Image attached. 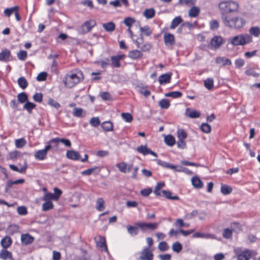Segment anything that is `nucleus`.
<instances>
[{
  "label": "nucleus",
  "mask_w": 260,
  "mask_h": 260,
  "mask_svg": "<svg viewBox=\"0 0 260 260\" xmlns=\"http://www.w3.org/2000/svg\"><path fill=\"white\" fill-rule=\"evenodd\" d=\"M221 20L225 26L234 29H239L246 24L245 19L239 16L231 17L226 14H222Z\"/></svg>",
  "instance_id": "1"
},
{
  "label": "nucleus",
  "mask_w": 260,
  "mask_h": 260,
  "mask_svg": "<svg viewBox=\"0 0 260 260\" xmlns=\"http://www.w3.org/2000/svg\"><path fill=\"white\" fill-rule=\"evenodd\" d=\"M82 72L76 69L68 73L63 80L64 85L68 88H72L83 80Z\"/></svg>",
  "instance_id": "2"
},
{
  "label": "nucleus",
  "mask_w": 260,
  "mask_h": 260,
  "mask_svg": "<svg viewBox=\"0 0 260 260\" xmlns=\"http://www.w3.org/2000/svg\"><path fill=\"white\" fill-rule=\"evenodd\" d=\"M218 8L222 14L236 12L239 9L238 3L233 1L221 2L218 5Z\"/></svg>",
  "instance_id": "3"
},
{
  "label": "nucleus",
  "mask_w": 260,
  "mask_h": 260,
  "mask_svg": "<svg viewBox=\"0 0 260 260\" xmlns=\"http://www.w3.org/2000/svg\"><path fill=\"white\" fill-rule=\"evenodd\" d=\"M252 41V38L248 34H240L235 36L229 40V43L233 46H244Z\"/></svg>",
  "instance_id": "4"
},
{
  "label": "nucleus",
  "mask_w": 260,
  "mask_h": 260,
  "mask_svg": "<svg viewBox=\"0 0 260 260\" xmlns=\"http://www.w3.org/2000/svg\"><path fill=\"white\" fill-rule=\"evenodd\" d=\"M47 144L44 149L38 150L35 152L34 156L37 160H42L46 159L48 151L54 147V146L50 144L49 141L48 142Z\"/></svg>",
  "instance_id": "5"
},
{
  "label": "nucleus",
  "mask_w": 260,
  "mask_h": 260,
  "mask_svg": "<svg viewBox=\"0 0 260 260\" xmlns=\"http://www.w3.org/2000/svg\"><path fill=\"white\" fill-rule=\"evenodd\" d=\"M49 141L50 144L52 145V146H54V147L53 148L54 150L58 149V145L59 143H61L67 147H70L71 146V141L67 139L56 138L52 139Z\"/></svg>",
  "instance_id": "6"
},
{
  "label": "nucleus",
  "mask_w": 260,
  "mask_h": 260,
  "mask_svg": "<svg viewBox=\"0 0 260 260\" xmlns=\"http://www.w3.org/2000/svg\"><path fill=\"white\" fill-rule=\"evenodd\" d=\"M35 238L31 236L30 234H22L21 235V243L23 245H28L34 242Z\"/></svg>",
  "instance_id": "7"
},
{
  "label": "nucleus",
  "mask_w": 260,
  "mask_h": 260,
  "mask_svg": "<svg viewBox=\"0 0 260 260\" xmlns=\"http://www.w3.org/2000/svg\"><path fill=\"white\" fill-rule=\"evenodd\" d=\"M140 259L141 260H152L153 254L150 251L149 247H145L143 249Z\"/></svg>",
  "instance_id": "8"
},
{
  "label": "nucleus",
  "mask_w": 260,
  "mask_h": 260,
  "mask_svg": "<svg viewBox=\"0 0 260 260\" xmlns=\"http://www.w3.org/2000/svg\"><path fill=\"white\" fill-rule=\"evenodd\" d=\"M165 44L167 46H172L175 44L174 36L170 33H165L164 36Z\"/></svg>",
  "instance_id": "9"
},
{
  "label": "nucleus",
  "mask_w": 260,
  "mask_h": 260,
  "mask_svg": "<svg viewBox=\"0 0 260 260\" xmlns=\"http://www.w3.org/2000/svg\"><path fill=\"white\" fill-rule=\"evenodd\" d=\"M124 57V55H118L112 56L111 57L112 66L114 68H119L120 67V61Z\"/></svg>",
  "instance_id": "10"
},
{
  "label": "nucleus",
  "mask_w": 260,
  "mask_h": 260,
  "mask_svg": "<svg viewBox=\"0 0 260 260\" xmlns=\"http://www.w3.org/2000/svg\"><path fill=\"white\" fill-rule=\"evenodd\" d=\"M172 73H167L161 75L159 77L158 81L160 84H165L171 82Z\"/></svg>",
  "instance_id": "11"
},
{
  "label": "nucleus",
  "mask_w": 260,
  "mask_h": 260,
  "mask_svg": "<svg viewBox=\"0 0 260 260\" xmlns=\"http://www.w3.org/2000/svg\"><path fill=\"white\" fill-rule=\"evenodd\" d=\"M223 39L220 36H215L211 41V45L214 48H218L222 44Z\"/></svg>",
  "instance_id": "12"
},
{
  "label": "nucleus",
  "mask_w": 260,
  "mask_h": 260,
  "mask_svg": "<svg viewBox=\"0 0 260 260\" xmlns=\"http://www.w3.org/2000/svg\"><path fill=\"white\" fill-rule=\"evenodd\" d=\"M0 258L3 260H14L11 252L7 250V249H3L0 251Z\"/></svg>",
  "instance_id": "13"
},
{
  "label": "nucleus",
  "mask_w": 260,
  "mask_h": 260,
  "mask_svg": "<svg viewBox=\"0 0 260 260\" xmlns=\"http://www.w3.org/2000/svg\"><path fill=\"white\" fill-rule=\"evenodd\" d=\"M116 167L118 168L119 170L123 173L127 172H129L132 169V165H127L124 162H121L116 164Z\"/></svg>",
  "instance_id": "14"
},
{
  "label": "nucleus",
  "mask_w": 260,
  "mask_h": 260,
  "mask_svg": "<svg viewBox=\"0 0 260 260\" xmlns=\"http://www.w3.org/2000/svg\"><path fill=\"white\" fill-rule=\"evenodd\" d=\"M94 240L98 246L101 248H104L106 251H108V249L106 245V240L105 237L99 236L95 237Z\"/></svg>",
  "instance_id": "15"
},
{
  "label": "nucleus",
  "mask_w": 260,
  "mask_h": 260,
  "mask_svg": "<svg viewBox=\"0 0 260 260\" xmlns=\"http://www.w3.org/2000/svg\"><path fill=\"white\" fill-rule=\"evenodd\" d=\"M66 156L68 158L72 160H78L80 157V154L74 150H67Z\"/></svg>",
  "instance_id": "16"
},
{
  "label": "nucleus",
  "mask_w": 260,
  "mask_h": 260,
  "mask_svg": "<svg viewBox=\"0 0 260 260\" xmlns=\"http://www.w3.org/2000/svg\"><path fill=\"white\" fill-rule=\"evenodd\" d=\"M11 55V52L9 50L5 49L0 53V61L8 62Z\"/></svg>",
  "instance_id": "17"
},
{
  "label": "nucleus",
  "mask_w": 260,
  "mask_h": 260,
  "mask_svg": "<svg viewBox=\"0 0 260 260\" xmlns=\"http://www.w3.org/2000/svg\"><path fill=\"white\" fill-rule=\"evenodd\" d=\"M95 24L96 22L94 20H90L87 21L84 23L82 26L83 30L85 32H88L95 25Z\"/></svg>",
  "instance_id": "18"
},
{
  "label": "nucleus",
  "mask_w": 260,
  "mask_h": 260,
  "mask_svg": "<svg viewBox=\"0 0 260 260\" xmlns=\"http://www.w3.org/2000/svg\"><path fill=\"white\" fill-rule=\"evenodd\" d=\"M238 260H249L250 256L251 253L250 251L246 250L241 253L237 254Z\"/></svg>",
  "instance_id": "19"
},
{
  "label": "nucleus",
  "mask_w": 260,
  "mask_h": 260,
  "mask_svg": "<svg viewBox=\"0 0 260 260\" xmlns=\"http://www.w3.org/2000/svg\"><path fill=\"white\" fill-rule=\"evenodd\" d=\"M12 240L9 236H5L1 241V244L3 249H7L12 245Z\"/></svg>",
  "instance_id": "20"
},
{
  "label": "nucleus",
  "mask_w": 260,
  "mask_h": 260,
  "mask_svg": "<svg viewBox=\"0 0 260 260\" xmlns=\"http://www.w3.org/2000/svg\"><path fill=\"white\" fill-rule=\"evenodd\" d=\"M215 62L216 63L222 66L231 65L232 63L231 60L225 57H216Z\"/></svg>",
  "instance_id": "21"
},
{
  "label": "nucleus",
  "mask_w": 260,
  "mask_h": 260,
  "mask_svg": "<svg viewBox=\"0 0 260 260\" xmlns=\"http://www.w3.org/2000/svg\"><path fill=\"white\" fill-rule=\"evenodd\" d=\"M191 183L194 187L197 189L201 188L203 186V182L197 176L192 178Z\"/></svg>",
  "instance_id": "22"
},
{
  "label": "nucleus",
  "mask_w": 260,
  "mask_h": 260,
  "mask_svg": "<svg viewBox=\"0 0 260 260\" xmlns=\"http://www.w3.org/2000/svg\"><path fill=\"white\" fill-rule=\"evenodd\" d=\"M185 114L191 118H198L200 116V113L196 110L190 111V109H186Z\"/></svg>",
  "instance_id": "23"
},
{
  "label": "nucleus",
  "mask_w": 260,
  "mask_h": 260,
  "mask_svg": "<svg viewBox=\"0 0 260 260\" xmlns=\"http://www.w3.org/2000/svg\"><path fill=\"white\" fill-rule=\"evenodd\" d=\"M139 227L136 226H132L131 225H126V229L128 233L131 236H135L138 235L139 232Z\"/></svg>",
  "instance_id": "24"
},
{
  "label": "nucleus",
  "mask_w": 260,
  "mask_h": 260,
  "mask_svg": "<svg viewBox=\"0 0 260 260\" xmlns=\"http://www.w3.org/2000/svg\"><path fill=\"white\" fill-rule=\"evenodd\" d=\"M24 181L25 180L23 179H20L16 181L9 180L6 183L5 188L6 191H8V189L11 188L13 185L22 184Z\"/></svg>",
  "instance_id": "25"
},
{
  "label": "nucleus",
  "mask_w": 260,
  "mask_h": 260,
  "mask_svg": "<svg viewBox=\"0 0 260 260\" xmlns=\"http://www.w3.org/2000/svg\"><path fill=\"white\" fill-rule=\"evenodd\" d=\"M155 11L153 8L146 9L143 12V16L147 19H151L155 16Z\"/></svg>",
  "instance_id": "26"
},
{
  "label": "nucleus",
  "mask_w": 260,
  "mask_h": 260,
  "mask_svg": "<svg viewBox=\"0 0 260 260\" xmlns=\"http://www.w3.org/2000/svg\"><path fill=\"white\" fill-rule=\"evenodd\" d=\"M73 114L77 117H83L85 116L86 112L81 108H75L73 110Z\"/></svg>",
  "instance_id": "27"
},
{
  "label": "nucleus",
  "mask_w": 260,
  "mask_h": 260,
  "mask_svg": "<svg viewBox=\"0 0 260 260\" xmlns=\"http://www.w3.org/2000/svg\"><path fill=\"white\" fill-rule=\"evenodd\" d=\"M128 57L132 59H136L142 56V53L141 51L138 50H134L129 52Z\"/></svg>",
  "instance_id": "28"
},
{
  "label": "nucleus",
  "mask_w": 260,
  "mask_h": 260,
  "mask_svg": "<svg viewBox=\"0 0 260 260\" xmlns=\"http://www.w3.org/2000/svg\"><path fill=\"white\" fill-rule=\"evenodd\" d=\"M101 126L104 131L106 132L112 131L113 130V123L110 121L103 122L101 124Z\"/></svg>",
  "instance_id": "29"
},
{
  "label": "nucleus",
  "mask_w": 260,
  "mask_h": 260,
  "mask_svg": "<svg viewBox=\"0 0 260 260\" xmlns=\"http://www.w3.org/2000/svg\"><path fill=\"white\" fill-rule=\"evenodd\" d=\"M200 9L196 6L192 7L188 12V15L190 17H196L199 15L200 13Z\"/></svg>",
  "instance_id": "30"
},
{
  "label": "nucleus",
  "mask_w": 260,
  "mask_h": 260,
  "mask_svg": "<svg viewBox=\"0 0 260 260\" xmlns=\"http://www.w3.org/2000/svg\"><path fill=\"white\" fill-rule=\"evenodd\" d=\"M103 27L107 31L111 32L114 30L115 25L113 22H109L103 24Z\"/></svg>",
  "instance_id": "31"
},
{
  "label": "nucleus",
  "mask_w": 260,
  "mask_h": 260,
  "mask_svg": "<svg viewBox=\"0 0 260 260\" xmlns=\"http://www.w3.org/2000/svg\"><path fill=\"white\" fill-rule=\"evenodd\" d=\"M105 208V201L102 198H98L96 202V209L98 211H101L103 210Z\"/></svg>",
  "instance_id": "32"
},
{
  "label": "nucleus",
  "mask_w": 260,
  "mask_h": 260,
  "mask_svg": "<svg viewBox=\"0 0 260 260\" xmlns=\"http://www.w3.org/2000/svg\"><path fill=\"white\" fill-rule=\"evenodd\" d=\"M183 21V20L181 16L176 17L171 22L170 25L171 29H174L176 28L180 23Z\"/></svg>",
  "instance_id": "33"
},
{
  "label": "nucleus",
  "mask_w": 260,
  "mask_h": 260,
  "mask_svg": "<svg viewBox=\"0 0 260 260\" xmlns=\"http://www.w3.org/2000/svg\"><path fill=\"white\" fill-rule=\"evenodd\" d=\"M58 199L54 193L48 192L45 194L43 198V201H51V200L57 201Z\"/></svg>",
  "instance_id": "34"
},
{
  "label": "nucleus",
  "mask_w": 260,
  "mask_h": 260,
  "mask_svg": "<svg viewBox=\"0 0 260 260\" xmlns=\"http://www.w3.org/2000/svg\"><path fill=\"white\" fill-rule=\"evenodd\" d=\"M164 196L166 198L172 200H178L179 198L177 196H172V193L169 190H163L161 191Z\"/></svg>",
  "instance_id": "35"
},
{
  "label": "nucleus",
  "mask_w": 260,
  "mask_h": 260,
  "mask_svg": "<svg viewBox=\"0 0 260 260\" xmlns=\"http://www.w3.org/2000/svg\"><path fill=\"white\" fill-rule=\"evenodd\" d=\"M9 167L11 170L21 173H23L25 172L27 168V164L26 162H25L24 166L20 169H19L16 166H15L14 165H10Z\"/></svg>",
  "instance_id": "36"
},
{
  "label": "nucleus",
  "mask_w": 260,
  "mask_h": 260,
  "mask_svg": "<svg viewBox=\"0 0 260 260\" xmlns=\"http://www.w3.org/2000/svg\"><path fill=\"white\" fill-rule=\"evenodd\" d=\"M45 202L42 205V210L47 211L53 208V204L51 201H44Z\"/></svg>",
  "instance_id": "37"
},
{
  "label": "nucleus",
  "mask_w": 260,
  "mask_h": 260,
  "mask_svg": "<svg viewBox=\"0 0 260 260\" xmlns=\"http://www.w3.org/2000/svg\"><path fill=\"white\" fill-rule=\"evenodd\" d=\"M17 82L19 87L23 89H25L28 86V82L26 79L23 77L18 78Z\"/></svg>",
  "instance_id": "38"
},
{
  "label": "nucleus",
  "mask_w": 260,
  "mask_h": 260,
  "mask_svg": "<svg viewBox=\"0 0 260 260\" xmlns=\"http://www.w3.org/2000/svg\"><path fill=\"white\" fill-rule=\"evenodd\" d=\"M165 142L167 145L172 146L175 143V139L172 135H168L165 138Z\"/></svg>",
  "instance_id": "39"
},
{
  "label": "nucleus",
  "mask_w": 260,
  "mask_h": 260,
  "mask_svg": "<svg viewBox=\"0 0 260 260\" xmlns=\"http://www.w3.org/2000/svg\"><path fill=\"white\" fill-rule=\"evenodd\" d=\"M232 188L225 184H222L220 188L221 193L224 195L229 194L232 191Z\"/></svg>",
  "instance_id": "40"
},
{
  "label": "nucleus",
  "mask_w": 260,
  "mask_h": 260,
  "mask_svg": "<svg viewBox=\"0 0 260 260\" xmlns=\"http://www.w3.org/2000/svg\"><path fill=\"white\" fill-rule=\"evenodd\" d=\"M214 85V80L212 78H208L204 81V86L208 90L213 88Z\"/></svg>",
  "instance_id": "41"
},
{
  "label": "nucleus",
  "mask_w": 260,
  "mask_h": 260,
  "mask_svg": "<svg viewBox=\"0 0 260 260\" xmlns=\"http://www.w3.org/2000/svg\"><path fill=\"white\" fill-rule=\"evenodd\" d=\"M249 31L250 35L255 37H258L260 35V28L258 26L251 27Z\"/></svg>",
  "instance_id": "42"
},
{
  "label": "nucleus",
  "mask_w": 260,
  "mask_h": 260,
  "mask_svg": "<svg viewBox=\"0 0 260 260\" xmlns=\"http://www.w3.org/2000/svg\"><path fill=\"white\" fill-rule=\"evenodd\" d=\"M36 106L35 104L28 101L23 106V108L26 109L29 114H31L32 109L36 107Z\"/></svg>",
  "instance_id": "43"
},
{
  "label": "nucleus",
  "mask_w": 260,
  "mask_h": 260,
  "mask_svg": "<svg viewBox=\"0 0 260 260\" xmlns=\"http://www.w3.org/2000/svg\"><path fill=\"white\" fill-rule=\"evenodd\" d=\"M17 99L19 103H23L28 102V97L25 92H21L18 94Z\"/></svg>",
  "instance_id": "44"
},
{
  "label": "nucleus",
  "mask_w": 260,
  "mask_h": 260,
  "mask_svg": "<svg viewBox=\"0 0 260 260\" xmlns=\"http://www.w3.org/2000/svg\"><path fill=\"white\" fill-rule=\"evenodd\" d=\"M15 144L17 148H21L26 145V141L23 138L18 139L15 140Z\"/></svg>",
  "instance_id": "45"
},
{
  "label": "nucleus",
  "mask_w": 260,
  "mask_h": 260,
  "mask_svg": "<svg viewBox=\"0 0 260 260\" xmlns=\"http://www.w3.org/2000/svg\"><path fill=\"white\" fill-rule=\"evenodd\" d=\"M159 106L162 109H168L170 105V102L167 99H162L159 102Z\"/></svg>",
  "instance_id": "46"
},
{
  "label": "nucleus",
  "mask_w": 260,
  "mask_h": 260,
  "mask_svg": "<svg viewBox=\"0 0 260 260\" xmlns=\"http://www.w3.org/2000/svg\"><path fill=\"white\" fill-rule=\"evenodd\" d=\"M165 185V184L164 182H158L155 187L154 190V193L157 195V196H160V192L159 191V190L164 187Z\"/></svg>",
  "instance_id": "47"
},
{
  "label": "nucleus",
  "mask_w": 260,
  "mask_h": 260,
  "mask_svg": "<svg viewBox=\"0 0 260 260\" xmlns=\"http://www.w3.org/2000/svg\"><path fill=\"white\" fill-rule=\"evenodd\" d=\"M17 56L20 60L24 61L27 56V52L24 50H20L17 52Z\"/></svg>",
  "instance_id": "48"
},
{
  "label": "nucleus",
  "mask_w": 260,
  "mask_h": 260,
  "mask_svg": "<svg viewBox=\"0 0 260 260\" xmlns=\"http://www.w3.org/2000/svg\"><path fill=\"white\" fill-rule=\"evenodd\" d=\"M149 149H148L146 146L141 145L138 147L136 149L137 151L144 155L148 154V152Z\"/></svg>",
  "instance_id": "49"
},
{
  "label": "nucleus",
  "mask_w": 260,
  "mask_h": 260,
  "mask_svg": "<svg viewBox=\"0 0 260 260\" xmlns=\"http://www.w3.org/2000/svg\"><path fill=\"white\" fill-rule=\"evenodd\" d=\"M177 137L178 140H185L187 138V133L183 129H179L177 131Z\"/></svg>",
  "instance_id": "50"
},
{
  "label": "nucleus",
  "mask_w": 260,
  "mask_h": 260,
  "mask_svg": "<svg viewBox=\"0 0 260 260\" xmlns=\"http://www.w3.org/2000/svg\"><path fill=\"white\" fill-rule=\"evenodd\" d=\"M98 171V172H99L100 171V169L98 167H94L92 168H89L88 169H87L86 170H84L82 172V174L84 175H91L94 171Z\"/></svg>",
  "instance_id": "51"
},
{
  "label": "nucleus",
  "mask_w": 260,
  "mask_h": 260,
  "mask_svg": "<svg viewBox=\"0 0 260 260\" xmlns=\"http://www.w3.org/2000/svg\"><path fill=\"white\" fill-rule=\"evenodd\" d=\"M182 95V93L180 91H172L165 94L166 97H172L173 98H178Z\"/></svg>",
  "instance_id": "52"
},
{
  "label": "nucleus",
  "mask_w": 260,
  "mask_h": 260,
  "mask_svg": "<svg viewBox=\"0 0 260 260\" xmlns=\"http://www.w3.org/2000/svg\"><path fill=\"white\" fill-rule=\"evenodd\" d=\"M121 117L125 122H131L133 120V116L129 113H122Z\"/></svg>",
  "instance_id": "53"
},
{
  "label": "nucleus",
  "mask_w": 260,
  "mask_h": 260,
  "mask_svg": "<svg viewBox=\"0 0 260 260\" xmlns=\"http://www.w3.org/2000/svg\"><path fill=\"white\" fill-rule=\"evenodd\" d=\"M140 30L141 32H143L147 36H149L152 34V31L150 30L149 27L147 25L141 27L140 28Z\"/></svg>",
  "instance_id": "54"
},
{
  "label": "nucleus",
  "mask_w": 260,
  "mask_h": 260,
  "mask_svg": "<svg viewBox=\"0 0 260 260\" xmlns=\"http://www.w3.org/2000/svg\"><path fill=\"white\" fill-rule=\"evenodd\" d=\"M48 104L56 109L60 107V105L57 102L51 98L48 100Z\"/></svg>",
  "instance_id": "55"
},
{
  "label": "nucleus",
  "mask_w": 260,
  "mask_h": 260,
  "mask_svg": "<svg viewBox=\"0 0 260 260\" xmlns=\"http://www.w3.org/2000/svg\"><path fill=\"white\" fill-rule=\"evenodd\" d=\"M245 74L247 76H251L254 77H258L259 76V74L257 73L253 69L246 70L245 71Z\"/></svg>",
  "instance_id": "56"
},
{
  "label": "nucleus",
  "mask_w": 260,
  "mask_h": 260,
  "mask_svg": "<svg viewBox=\"0 0 260 260\" xmlns=\"http://www.w3.org/2000/svg\"><path fill=\"white\" fill-rule=\"evenodd\" d=\"M175 225L176 226H180V227H186L188 228L189 226V224L187 223H184L182 219H177L175 223Z\"/></svg>",
  "instance_id": "57"
},
{
  "label": "nucleus",
  "mask_w": 260,
  "mask_h": 260,
  "mask_svg": "<svg viewBox=\"0 0 260 260\" xmlns=\"http://www.w3.org/2000/svg\"><path fill=\"white\" fill-rule=\"evenodd\" d=\"M201 129L205 133H209L211 132V126L208 123H203L201 125Z\"/></svg>",
  "instance_id": "58"
},
{
  "label": "nucleus",
  "mask_w": 260,
  "mask_h": 260,
  "mask_svg": "<svg viewBox=\"0 0 260 260\" xmlns=\"http://www.w3.org/2000/svg\"><path fill=\"white\" fill-rule=\"evenodd\" d=\"M182 248L181 244L178 242H176L173 243L172 245V249L174 251L176 252H179Z\"/></svg>",
  "instance_id": "59"
},
{
  "label": "nucleus",
  "mask_w": 260,
  "mask_h": 260,
  "mask_svg": "<svg viewBox=\"0 0 260 260\" xmlns=\"http://www.w3.org/2000/svg\"><path fill=\"white\" fill-rule=\"evenodd\" d=\"M90 124L94 127H97L100 124V120L98 117H92L90 120Z\"/></svg>",
  "instance_id": "60"
},
{
  "label": "nucleus",
  "mask_w": 260,
  "mask_h": 260,
  "mask_svg": "<svg viewBox=\"0 0 260 260\" xmlns=\"http://www.w3.org/2000/svg\"><path fill=\"white\" fill-rule=\"evenodd\" d=\"M179 3L181 5L191 6L196 4V0H179Z\"/></svg>",
  "instance_id": "61"
},
{
  "label": "nucleus",
  "mask_w": 260,
  "mask_h": 260,
  "mask_svg": "<svg viewBox=\"0 0 260 260\" xmlns=\"http://www.w3.org/2000/svg\"><path fill=\"white\" fill-rule=\"evenodd\" d=\"M158 249L162 251H165L168 250L169 247L166 242H161L158 246Z\"/></svg>",
  "instance_id": "62"
},
{
  "label": "nucleus",
  "mask_w": 260,
  "mask_h": 260,
  "mask_svg": "<svg viewBox=\"0 0 260 260\" xmlns=\"http://www.w3.org/2000/svg\"><path fill=\"white\" fill-rule=\"evenodd\" d=\"M17 212L19 215H25L27 213V209L24 206H20L17 208Z\"/></svg>",
  "instance_id": "63"
},
{
  "label": "nucleus",
  "mask_w": 260,
  "mask_h": 260,
  "mask_svg": "<svg viewBox=\"0 0 260 260\" xmlns=\"http://www.w3.org/2000/svg\"><path fill=\"white\" fill-rule=\"evenodd\" d=\"M222 236L224 238L229 239L232 237V231L229 229H226L224 230Z\"/></svg>",
  "instance_id": "64"
}]
</instances>
